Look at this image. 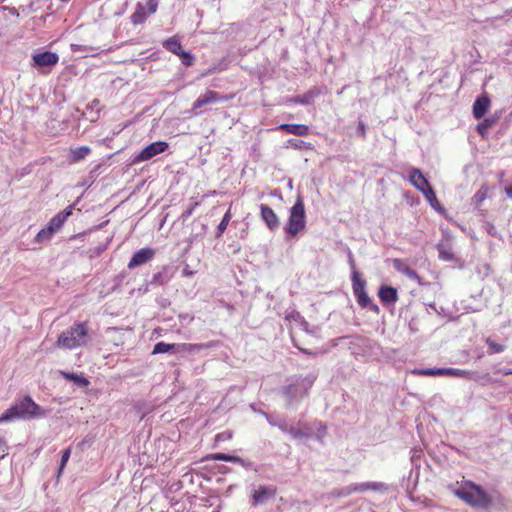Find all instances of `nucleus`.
Instances as JSON below:
<instances>
[{
    "instance_id": "obj_21",
    "label": "nucleus",
    "mask_w": 512,
    "mask_h": 512,
    "mask_svg": "<svg viewBox=\"0 0 512 512\" xmlns=\"http://www.w3.org/2000/svg\"><path fill=\"white\" fill-rule=\"evenodd\" d=\"M279 427L283 432L289 433L294 439H302L310 435V433L307 430L300 427H288L287 425H280Z\"/></svg>"
},
{
    "instance_id": "obj_44",
    "label": "nucleus",
    "mask_w": 512,
    "mask_h": 512,
    "mask_svg": "<svg viewBox=\"0 0 512 512\" xmlns=\"http://www.w3.org/2000/svg\"><path fill=\"white\" fill-rule=\"evenodd\" d=\"M93 443V437H85L81 442L78 443V448L83 451L86 445H90Z\"/></svg>"
},
{
    "instance_id": "obj_20",
    "label": "nucleus",
    "mask_w": 512,
    "mask_h": 512,
    "mask_svg": "<svg viewBox=\"0 0 512 512\" xmlns=\"http://www.w3.org/2000/svg\"><path fill=\"white\" fill-rule=\"evenodd\" d=\"M172 278V273L167 266L162 267L161 271L155 273L150 281L152 285H164Z\"/></svg>"
},
{
    "instance_id": "obj_8",
    "label": "nucleus",
    "mask_w": 512,
    "mask_h": 512,
    "mask_svg": "<svg viewBox=\"0 0 512 512\" xmlns=\"http://www.w3.org/2000/svg\"><path fill=\"white\" fill-rule=\"evenodd\" d=\"M32 65L37 68H50L55 66L59 61L57 53L52 51H44L36 53L32 56Z\"/></svg>"
},
{
    "instance_id": "obj_18",
    "label": "nucleus",
    "mask_w": 512,
    "mask_h": 512,
    "mask_svg": "<svg viewBox=\"0 0 512 512\" xmlns=\"http://www.w3.org/2000/svg\"><path fill=\"white\" fill-rule=\"evenodd\" d=\"M191 344H167L164 342H158L152 352H169L170 350H176V352H183L186 349H191Z\"/></svg>"
},
{
    "instance_id": "obj_17",
    "label": "nucleus",
    "mask_w": 512,
    "mask_h": 512,
    "mask_svg": "<svg viewBox=\"0 0 512 512\" xmlns=\"http://www.w3.org/2000/svg\"><path fill=\"white\" fill-rule=\"evenodd\" d=\"M278 129L295 136H306L309 134V127L304 124L283 123L279 125Z\"/></svg>"
},
{
    "instance_id": "obj_30",
    "label": "nucleus",
    "mask_w": 512,
    "mask_h": 512,
    "mask_svg": "<svg viewBox=\"0 0 512 512\" xmlns=\"http://www.w3.org/2000/svg\"><path fill=\"white\" fill-rule=\"evenodd\" d=\"M496 119L495 118H486L484 121L479 123L476 127L477 132L482 136L485 137L487 134V131L495 124Z\"/></svg>"
},
{
    "instance_id": "obj_49",
    "label": "nucleus",
    "mask_w": 512,
    "mask_h": 512,
    "mask_svg": "<svg viewBox=\"0 0 512 512\" xmlns=\"http://www.w3.org/2000/svg\"><path fill=\"white\" fill-rule=\"evenodd\" d=\"M499 372L504 374V375L512 374V365L509 366V367H504V368L500 369Z\"/></svg>"
},
{
    "instance_id": "obj_23",
    "label": "nucleus",
    "mask_w": 512,
    "mask_h": 512,
    "mask_svg": "<svg viewBox=\"0 0 512 512\" xmlns=\"http://www.w3.org/2000/svg\"><path fill=\"white\" fill-rule=\"evenodd\" d=\"M163 47L167 51H169V52H171V53H173V54H175L177 56L181 53V51H183L181 42L175 36L170 37L167 40H165L163 42Z\"/></svg>"
},
{
    "instance_id": "obj_29",
    "label": "nucleus",
    "mask_w": 512,
    "mask_h": 512,
    "mask_svg": "<svg viewBox=\"0 0 512 512\" xmlns=\"http://www.w3.org/2000/svg\"><path fill=\"white\" fill-rule=\"evenodd\" d=\"M314 96H315V93L313 91H309V92L305 93L302 96L291 97V98H289L288 101L292 102V103H299V104H303V105H309V104H311Z\"/></svg>"
},
{
    "instance_id": "obj_45",
    "label": "nucleus",
    "mask_w": 512,
    "mask_h": 512,
    "mask_svg": "<svg viewBox=\"0 0 512 512\" xmlns=\"http://www.w3.org/2000/svg\"><path fill=\"white\" fill-rule=\"evenodd\" d=\"M196 206H197V203H195V204L191 205L189 208H187V209L182 213V216H181V217H182L184 220H186L187 218H189V217L192 215L193 210H194V208H195Z\"/></svg>"
},
{
    "instance_id": "obj_53",
    "label": "nucleus",
    "mask_w": 512,
    "mask_h": 512,
    "mask_svg": "<svg viewBox=\"0 0 512 512\" xmlns=\"http://www.w3.org/2000/svg\"><path fill=\"white\" fill-rule=\"evenodd\" d=\"M340 341L343 343V344H348V343H351L350 339L348 337H343L340 339Z\"/></svg>"
},
{
    "instance_id": "obj_54",
    "label": "nucleus",
    "mask_w": 512,
    "mask_h": 512,
    "mask_svg": "<svg viewBox=\"0 0 512 512\" xmlns=\"http://www.w3.org/2000/svg\"><path fill=\"white\" fill-rule=\"evenodd\" d=\"M198 349H202V348H208L210 347V345H199V346H196Z\"/></svg>"
},
{
    "instance_id": "obj_4",
    "label": "nucleus",
    "mask_w": 512,
    "mask_h": 512,
    "mask_svg": "<svg viewBox=\"0 0 512 512\" xmlns=\"http://www.w3.org/2000/svg\"><path fill=\"white\" fill-rule=\"evenodd\" d=\"M305 226V206L302 196L298 195L295 204L290 209V216L284 230L290 236H296Z\"/></svg>"
},
{
    "instance_id": "obj_50",
    "label": "nucleus",
    "mask_w": 512,
    "mask_h": 512,
    "mask_svg": "<svg viewBox=\"0 0 512 512\" xmlns=\"http://www.w3.org/2000/svg\"><path fill=\"white\" fill-rule=\"evenodd\" d=\"M488 233L492 236H496V228L494 225L489 224V228L487 229Z\"/></svg>"
},
{
    "instance_id": "obj_24",
    "label": "nucleus",
    "mask_w": 512,
    "mask_h": 512,
    "mask_svg": "<svg viewBox=\"0 0 512 512\" xmlns=\"http://www.w3.org/2000/svg\"><path fill=\"white\" fill-rule=\"evenodd\" d=\"M60 374L65 379L74 382L76 385H78L80 387H87L90 384L89 380L87 378H85L83 375L65 372V371H60Z\"/></svg>"
},
{
    "instance_id": "obj_46",
    "label": "nucleus",
    "mask_w": 512,
    "mask_h": 512,
    "mask_svg": "<svg viewBox=\"0 0 512 512\" xmlns=\"http://www.w3.org/2000/svg\"><path fill=\"white\" fill-rule=\"evenodd\" d=\"M7 451V445L3 438L0 437V459H2Z\"/></svg>"
},
{
    "instance_id": "obj_37",
    "label": "nucleus",
    "mask_w": 512,
    "mask_h": 512,
    "mask_svg": "<svg viewBox=\"0 0 512 512\" xmlns=\"http://www.w3.org/2000/svg\"><path fill=\"white\" fill-rule=\"evenodd\" d=\"M392 264L394 269L402 274H404L405 270H407V268L409 267L403 260L398 258L393 259Z\"/></svg>"
},
{
    "instance_id": "obj_15",
    "label": "nucleus",
    "mask_w": 512,
    "mask_h": 512,
    "mask_svg": "<svg viewBox=\"0 0 512 512\" xmlns=\"http://www.w3.org/2000/svg\"><path fill=\"white\" fill-rule=\"evenodd\" d=\"M491 105L489 96L485 93L477 97L473 104V116L475 119H481L487 113Z\"/></svg>"
},
{
    "instance_id": "obj_10",
    "label": "nucleus",
    "mask_w": 512,
    "mask_h": 512,
    "mask_svg": "<svg viewBox=\"0 0 512 512\" xmlns=\"http://www.w3.org/2000/svg\"><path fill=\"white\" fill-rule=\"evenodd\" d=\"M276 493H277V490L275 487H267V486L260 485L251 494V504L253 506L263 504L267 500L274 498Z\"/></svg>"
},
{
    "instance_id": "obj_2",
    "label": "nucleus",
    "mask_w": 512,
    "mask_h": 512,
    "mask_svg": "<svg viewBox=\"0 0 512 512\" xmlns=\"http://www.w3.org/2000/svg\"><path fill=\"white\" fill-rule=\"evenodd\" d=\"M455 495L472 507L487 508L492 502L488 494L480 486L471 481L463 482L455 491Z\"/></svg>"
},
{
    "instance_id": "obj_48",
    "label": "nucleus",
    "mask_w": 512,
    "mask_h": 512,
    "mask_svg": "<svg viewBox=\"0 0 512 512\" xmlns=\"http://www.w3.org/2000/svg\"><path fill=\"white\" fill-rule=\"evenodd\" d=\"M193 274H194V271H192L188 265H186V266L183 268V270H182V275H183L184 277H190V276H192Z\"/></svg>"
},
{
    "instance_id": "obj_47",
    "label": "nucleus",
    "mask_w": 512,
    "mask_h": 512,
    "mask_svg": "<svg viewBox=\"0 0 512 512\" xmlns=\"http://www.w3.org/2000/svg\"><path fill=\"white\" fill-rule=\"evenodd\" d=\"M348 262H349L350 268L352 269V274H353L355 271H358V270L356 269V264H355V261H354V257H353L352 252H349V254H348Z\"/></svg>"
},
{
    "instance_id": "obj_3",
    "label": "nucleus",
    "mask_w": 512,
    "mask_h": 512,
    "mask_svg": "<svg viewBox=\"0 0 512 512\" xmlns=\"http://www.w3.org/2000/svg\"><path fill=\"white\" fill-rule=\"evenodd\" d=\"M39 415H41L40 406L29 396H26L0 416V423L12 421L17 418L30 419Z\"/></svg>"
},
{
    "instance_id": "obj_40",
    "label": "nucleus",
    "mask_w": 512,
    "mask_h": 512,
    "mask_svg": "<svg viewBox=\"0 0 512 512\" xmlns=\"http://www.w3.org/2000/svg\"><path fill=\"white\" fill-rule=\"evenodd\" d=\"M404 275L409 279L417 281L419 284H421V277L414 269L408 267L407 270H405Z\"/></svg>"
},
{
    "instance_id": "obj_14",
    "label": "nucleus",
    "mask_w": 512,
    "mask_h": 512,
    "mask_svg": "<svg viewBox=\"0 0 512 512\" xmlns=\"http://www.w3.org/2000/svg\"><path fill=\"white\" fill-rule=\"evenodd\" d=\"M408 173L410 183L420 192L431 186L419 168L412 167L408 170Z\"/></svg>"
},
{
    "instance_id": "obj_26",
    "label": "nucleus",
    "mask_w": 512,
    "mask_h": 512,
    "mask_svg": "<svg viewBox=\"0 0 512 512\" xmlns=\"http://www.w3.org/2000/svg\"><path fill=\"white\" fill-rule=\"evenodd\" d=\"M90 152L91 149L88 146H81L75 149H71L70 160L71 162H79L83 160Z\"/></svg>"
},
{
    "instance_id": "obj_55",
    "label": "nucleus",
    "mask_w": 512,
    "mask_h": 512,
    "mask_svg": "<svg viewBox=\"0 0 512 512\" xmlns=\"http://www.w3.org/2000/svg\"><path fill=\"white\" fill-rule=\"evenodd\" d=\"M300 352L306 353V352H309V351L306 350V349H301Z\"/></svg>"
},
{
    "instance_id": "obj_56",
    "label": "nucleus",
    "mask_w": 512,
    "mask_h": 512,
    "mask_svg": "<svg viewBox=\"0 0 512 512\" xmlns=\"http://www.w3.org/2000/svg\"><path fill=\"white\" fill-rule=\"evenodd\" d=\"M213 512H220V509H219V508H217V509H215Z\"/></svg>"
},
{
    "instance_id": "obj_16",
    "label": "nucleus",
    "mask_w": 512,
    "mask_h": 512,
    "mask_svg": "<svg viewBox=\"0 0 512 512\" xmlns=\"http://www.w3.org/2000/svg\"><path fill=\"white\" fill-rule=\"evenodd\" d=\"M74 209L73 205L68 206L63 211L56 214L49 222L48 225L51 226L56 233L66 222L68 217L72 214Z\"/></svg>"
},
{
    "instance_id": "obj_33",
    "label": "nucleus",
    "mask_w": 512,
    "mask_h": 512,
    "mask_svg": "<svg viewBox=\"0 0 512 512\" xmlns=\"http://www.w3.org/2000/svg\"><path fill=\"white\" fill-rule=\"evenodd\" d=\"M421 193L424 195L425 199L429 203L430 202H436L437 206L440 207V203H439V201H438V199L436 197L435 191H434V189L431 186L426 187V189L422 190Z\"/></svg>"
},
{
    "instance_id": "obj_12",
    "label": "nucleus",
    "mask_w": 512,
    "mask_h": 512,
    "mask_svg": "<svg viewBox=\"0 0 512 512\" xmlns=\"http://www.w3.org/2000/svg\"><path fill=\"white\" fill-rule=\"evenodd\" d=\"M260 216L261 219L265 222L269 230L275 231L280 226V221L276 213L266 204L260 205Z\"/></svg>"
},
{
    "instance_id": "obj_22",
    "label": "nucleus",
    "mask_w": 512,
    "mask_h": 512,
    "mask_svg": "<svg viewBox=\"0 0 512 512\" xmlns=\"http://www.w3.org/2000/svg\"><path fill=\"white\" fill-rule=\"evenodd\" d=\"M147 16H148V13H146L144 5L141 3H138L136 5L135 11L131 15L130 19L134 25H139V24H142L145 22V20L147 19Z\"/></svg>"
},
{
    "instance_id": "obj_31",
    "label": "nucleus",
    "mask_w": 512,
    "mask_h": 512,
    "mask_svg": "<svg viewBox=\"0 0 512 512\" xmlns=\"http://www.w3.org/2000/svg\"><path fill=\"white\" fill-rule=\"evenodd\" d=\"M488 193V187L485 185H482L480 189L474 194L472 201L473 203L478 206L480 205L487 197Z\"/></svg>"
},
{
    "instance_id": "obj_25",
    "label": "nucleus",
    "mask_w": 512,
    "mask_h": 512,
    "mask_svg": "<svg viewBox=\"0 0 512 512\" xmlns=\"http://www.w3.org/2000/svg\"><path fill=\"white\" fill-rule=\"evenodd\" d=\"M207 460L225 461L231 463L243 464V460L238 456H232L224 453H213L206 457Z\"/></svg>"
},
{
    "instance_id": "obj_42",
    "label": "nucleus",
    "mask_w": 512,
    "mask_h": 512,
    "mask_svg": "<svg viewBox=\"0 0 512 512\" xmlns=\"http://www.w3.org/2000/svg\"><path fill=\"white\" fill-rule=\"evenodd\" d=\"M487 343L491 349L494 350V352H501L504 350V346L497 344L495 341L491 340L490 338L487 339Z\"/></svg>"
},
{
    "instance_id": "obj_43",
    "label": "nucleus",
    "mask_w": 512,
    "mask_h": 512,
    "mask_svg": "<svg viewBox=\"0 0 512 512\" xmlns=\"http://www.w3.org/2000/svg\"><path fill=\"white\" fill-rule=\"evenodd\" d=\"M148 14H154L157 11L158 0H149L147 3Z\"/></svg>"
},
{
    "instance_id": "obj_5",
    "label": "nucleus",
    "mask_w": 512,
    "mask_h": 512,
    "mask_svg": "<svg viewBox=\"0 0 512 512\" xmlns=\"http://www.w3.org/2000/svg\"><path fill=\"white\" fill-rule=\"evenodd\" d=\"M366 280L360 277V272L355 271L352 275V289L357 303L362 308H368L374 313H379L378 305L374 304L366 292Z\"/></svg>"
},
{
    "instance_id": "obj_51",
    "label": "nucleus",
    "mask_w": 512,
    "mask_h": 512,
    "mask_svg": "<svg viewBox=\"0 0 512 512\" xmlns=\"http://www.w3.org/2000/svg\"><path fill=\"white\" fill-rule=\"evenodd\" d=\"M506 195L512 198V186L505 189Z\"/></svg>"
},
{
    "instance_id": "obj_39",
    "label": "nucleus",
    "mask_w": 512,
    "mask_h": 512,
    "mask_svg": "<svg viewBox=\"0 0 512 512\" xmlns=\"http://www.w3.org/2000/svg\"><path fill=\"white\" fill-rule=\"evenodd\" d=\"M288 144L295 149L309 148V145L299 139H289Z\"/></svg>"
},
{
    "instance_id": "obj_7",
    "label": "nucleus",
    "mask_w": 512,
    "mask_h": 512,
    "mask_svg": "<svg viewBox=\"0 0 512 512\" xmlns=\"http://www.w3.org/2000/svg\"><path fill=\"white\" fill-rule=\"evenodd\" d=\"M168 143L164 141H157L147 145L132 159V164L148 161L154 156L165 152L168 149Z\"/></svg>"
},
{
    "instance_id": "obj_9",
    "label": "nucleus",
    "mask_w": 512,
    "mask_h": 512,
    "mask_svg": "<svg viewBox=\"0 0 512 512\" xmlns=\"http://www.w3.org/2000/svg\"><path fill=\"white\" fill-rule=\"evenodd\" d=\"M155 256V250L149 247L142 248L138 251H136L133 256L131 257L128 268L134 269L136 267H139L141 265H144L148 262H150Z\"/></svg>"
},
{
    "instance_id": "obj_34",
    "label": "nucleus",
    "mask_w": 512,
    "mask_h": 512,
    "mask_svg": "<svg viewBox=\"0 0 512 512\" xmlns=\"http://www.w3.org/2000/svg\"><path fill=\"white\" fill-rule=\"evenodd\" d=\"M70 455H71V447H68L67 449H65L62 452L61 463H60V466L58 469V474H57L58 477L62 474V472L70 458Z\"/></svg>"
},
{
    "instance_id": "obj_52",
    "label": "nucleus",
    "mask_w": 512,
    "mask_h": 512,
    "mask_svg": "<svg viewBox=\"0 0 512 512\" xmlns=\"http://www.w3.org/2000/svg\"><path fill=\"white\" fill-rule=\"evenodd\" d=\"M430 205H431L434 209H436V210H442V209H443L441 205H440V207H438V206H437V204H436V202H430Z\"/></svg>"
},
{
    "instance_id": "obj_27",
    "label": "nucleus",
    "mask_w": 512,
    "mask_h": 512,
    "mask_svg": "<svg viewBox=\"0 0 512 512\" xmlns=\"http://www.w3.org/2000/svg\"><path fill=\"white\" fill-rule=\"evenodd\" d=\"M55 234L53 228L51 226H49L48 224L42 228L38 233L37 235L35 236V239L34 241L36 243H44V242H47L49 241L52 236Z\"/></svg>"
},
{
    "instance_id": "obj_32",
    "label": "nucleus",
    "mask_w": 512,
    "mask_h": 512,
    "mask_svg": "<svg viewBox=\"0 0 512 512\" xmlns=\"http://www.w3.org/2000/svg\"><path fill=\"white\" fill-rule=\"evenodd\" d=\"M231 219V213L230 211L228 210L225 215L223 216L221 222L219 223V225L217 226V233H216V237L219 238L221 237V235L224 233V231L226 230L228 224H229V221Z\"/></svg>"
},
{
    "instance_id": "obj_41",
    "label": "nucleus",
    "mask_w": 512,
    "mask_h": 512,
    "mask_svg": "<svg viewBox=\"0 0 512 512\" xmlns=\"http://www.w3.org/2000/svg\"><path fill=\"white\" fill-rule=\"evenodd\" d=\"M357 134L362 138H366V124L363 121L358 122Z\"/></svg>"
},
{
    "instance_id": "obj_36",
    "label": "nucleus",
    "mask_w": 512,
    "mask_h": 512,
    "mask_svg": "<svg viewBox=\"0 0 512 512\" xmlns=\"http://www.w3.org/2000/svg\"><path fill=\"white\" fill-rule=\"evenodd\" d=\"M233 437V433L231 431H224L222 433H218L214 437L215 444H218L220 442H225L231 440Z\"/></svg>"
},
{
    "instance_id": "obj_38",
    "label": "nucleus",
    "mask_w": 512,
    "mask_h": 512,
    "mask_svg": "<svg viewBox=\"0 0 512 512\" xmlns=\"http://www.w3.org/2000/svg\"><path fill=\"white\" fill-rule=\"evenodd\" d=\"M351 494H353L351 484L333 492V495L336 497H347Z\"/></svg>"
},
{
    "instance_id": "obj_19",
    "label": "nucleus",
    "mask_w": 512,
    "mask_h": 512,
    "mask_svg": "<svg viewBox=\"0 0 512 512\" xmlns=\"http://www.w3.org/2000/svg\"><path fill=\"white\" fill-rule=\"evenodd\" d=\"M352 492L353 493H361L366 491H379L384 488L382 483L377 482H365V483H352Z\"/></svg>"
},
{
    "instance_id": "obj_1",
    "label": "nucleus",
    "mask_w": 512,
    "mask_h": 512,
    "mask_svg": "<svg viewBox=\"0 0 512 512\" xmlns=\"http://www.w3.org/2000/svg\"><path fill=\"white\" fill-rule=\"evenodd\" d=\"M90 341L91 335L87 322H78L59 335L57 345L62 349H75L86 346Z\"/></svg>"
},
{
    "instance_id": "obj_35",
    "label": "nucleus",
    "mask_w": 512,
    "mask_h": 512,
    "mask_svg": "<svg viewBox=\"0 0 512 512\" xmlns=\"http://www.w3.org/2000/svg\"><path fill=\"white\" fill-rule=\"evenodd\" d=\"M178 57L181 59L182 64L185 66H191L194 62V56L185 50L181 51Z\"/></svg>"
},
{
    "instance_id": "obj_6",
    "label": "nucleus",
    "mask_w": 512,
    "mask_h": 512,
    "mask_svg": "<svg viewBox=\"0 0 512 512\" xmlns=\"http://www.w3.org/2000/svg\"><path fill=\"white\" fill-rule=\"evenodd\" d=\"M412 373L418 376H450L462 378H470L471 376V373L469 371L456 368L414 369Z\"/></svg>"
},
{
    "instance_id": "obj_13",
    "label": "nucleus",
    "mask_w": 512,
    "mask_h": 512,
    "mask_svg": "<svg viewBox=\"0 0 512 512\" xmlns=\"http://www.w3.org/2000/svg\"><path fill=\"white\" fill-rule=\"evenodd\" d=\"M378 297L383 305H393L398 301V291L389 285H382L378 290Z\"/></svg>"
},
{
    "instance_id": "obj_11",
    "label": "nucleus",
    "mask_w": 512,
    "mask_h": 512,
    "mask_svg": "<svg viewBox=\"0 0 512 512\" xmlns=\"http://www.w3.org/2000/svg\"><path fill=\"white\" fill-rule=\"evenodd\" d=\"M223 98L220 96L218 92L207 90L204 94L200 95L197 100L194 102L191 112L194 115H198L197 109L203 107L204 105L212 104L217 101L222 100Z\"/></svg>"
},
{
    "instance_id": "obj_28",
    "label": "nucleus",
    "mask_w": 512,
    "mask_h": 512,
    "mask_svg": "<svg viewBox=\"0 0 512 512\" xmlns=\"http://www.w3.org/2000/svg\"><path fill=\"white\" fill-rule=\"evenodd\" d=\"M438 252L440 259L444 261L459 263L460 266L463 265L461 263V260L458 257H456L450 249L445 248L443 245L438 246Z\"/></svg>"
}]
</instances>
